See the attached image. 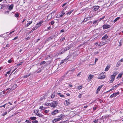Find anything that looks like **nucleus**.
<instances>
[{"label": "nucleus", "mask_w": 123, "mask_h": 123, "mask_svg": "<svg viewBox=\"0 0 123 123\" xmlns=\"http://www.w3.org/2000/svg\"><path fill=\"white\" fill-rule=\"evenodd\" d=\"M71 47V46L70 45H69L67 47L62 48L61 51L59 52V54L61 55L63 53H64L66 52L67 50H68L70 49Z\"/></svg>", "instance_id": "nucleus-1"}, {"label": "nucleus", "mask_w": 123, "mask_h": 123, "mask_svg": "<svg viewBox=\"0 0 123 123\" xmlns=\"http://www.w3.org/2000/svg\"><path fill=\"white\" fill-rule=\"evenodd\" d=\"M63 115L62 114L59 115L58 117H59L58 118H55L52 121V122L53 123H54L57 121H58L61 120L63 118Z\"/></svg>", "instance_id": "nucleus-2"}, {"label": "nucleus", "mask_w": 123, "mask_h": 123, "mask_svg": "<svg viewBox=\"0 0 123 123\" xmlns=\"http://www.w3.org/2000/svg\"><path fill=\"white\" fill-rule=\"evenodd\" d=\"M58 103L56 101H53L51 103L50 106L53 108L55 107L57 105Z\"/></svg>", "instance_id": "nucleus-3"}, {"label": "nucleus", "mask_w": 123, "mask_h": 123, "mask_svg": "<svg viewBox=\"0 0 123 123\" xmlns=\"http://www.w3.org/2000/svg\"><path fill=\"white\" fill-rule=\"evenodd\" d=\"M111 26L110 25L108 24H104L102 26L103 29L104 30L111 27Z\"/></svg>", "instance_id": "nucleus-4"}, {"label": "nucleus", "mask_w": 123, "mask_h": 123, "mask_svg": "<svg viewBox=\"0 0 123 123\" xmlns=\"http://www.w3.org/2000/svg\"><path fill=\"white\" fill-rule=\"evenodd\" d=\"M119 94V92H117L114 93L110 96V98H113L116 97L117 95Z\"/></svg>", "instance_id": "nucleus-5"}, {"label": "nucleus", "mask_w": 123, "mask_h": 123, "mask_svg": "<svg viewBox=\"0 0 123 123\" xmlns=\"http://www.w3.org/2000/svg\"><path fill=\"white\" fill-rule=\"evenodd\" d=\"M99 6H94L92 7V9L93 10L96 11H97L99 8Z\"/></svg>", "instance_id": "nucleus-6"}, {"label": "nucleus", "mask_w": 123, "mask_h": 123, "mask_svg": "<svg viewBox=\"0 0 123 123\" xmlns=\"http://www.w3.org/2000/svg\"><path fill=\"white\" fill-rule=\"evenodd\" d=\"M101 74H99V76L98 78V79H102L105 78L106 76L105 75H102V76H101Z\"/></svg>", "instance_id": "nucleus-7"}, {"label": "nucleus", "mask_w": 123, "mask_h": 123, "mask_svg": "<svg viewBox=\"0 0 123 123\" xmlns=\"http://www.w3.org/2000/svg\"><path fill=\"white\" fill-rule=\"evenodd\" d=\"M94 75H93L90 74L88 77L87 79V81L88 82L90 81L91 80L93 77Z\"/></svg>", "instance_id": "nucleus-8"}, {"label": "nucleus", "mask_w": 123, "mask_h": 123, "mask_svg": "<svg viewBox=\"0 0 123 123\" xmlns=\"http://www.w3.org/2000/svg\"><path fill=\"white\" fill-rule=\"evenodd\" d=\"M59 111L57 110H56L54 111L53 112H51L52 115H55L59 113Z\"/></svg>", "instance_id": "nucleus-9"}, {"label": "nucleus", "mask_w": 123, "mask_h": 123, "mask_svg": "<svg viewBox=\"0 0 123 123\" xmlns=\"http://www.w3.org/2000/svg\"><path fill=\"white\" fill-rule=\"evenodd\" d=\"M103 86V85H101L98 87L97 91L96 92V93L97 94L98 93V92L100 91V89L102 87V86Z\"/></svg>", "instance_id": "nucleus-10"}, {"label": "nucleus", "mask_w": 123, "mask_h": 123, "mask_svg": "<svg viewBox=\"0 0 123 123\" xmlns=\"http://www.w3.org/2000/svg\"><path fill=\"white\" fill-rule=\"evenodd\" d=\"M17 87V85L16 84L14 85L11 89L10 91H12L14 90Z\"/></svg>", "instance_id": "nucleus-11"}, {"label": "nucleus", "mask_w": 123, "mask_h": 123, "mask_svg": "<svg viewBox=\"0 0 123 123\" xmlns=\"http://www.w3.org/2000/svg\"><path fill=\"white\" fill-rule=\"evenodd\" d=\"M108 37L107 35V34H105L102 38V39L103 40H105L107 39Z\"/></svg>", "instance_id": "nucleus-12"}, {"label": "nucleus", "mask_w": 123, "mask_h": 123, "mask_svg": "<svg viewBox=\"0 0 123 123\" xmlns=\"http://www.w3.org/2000/svg\"><path fill=\"white\" fill-rule=\"evenodd\" d=\"M43 21H40L39 23H38L36 25V26L38 28L40 26L42 23L43 22Z\"/></svg>", "instance_id": "nucleus-13"}, {"label": "nucleus", "mask_w": 123, "mask_h": 123, "mask_svg": "<svg viewBox=\"0 0 123 123\" xmlns=\"http://www.w3.org/2000/svg\"><path fill=\"white\" fill-rule=\"evenodd\" d=\"M117 74L118 73L117 72L115 71L113 73V75H111V76L112 77H114L115 78Z\"/></svg>", "instance_id": "nucleus-14"}, {"label": "nucleus", "mask_w": 123, "mask_h": 123, "mask_svg": "<svg viewBox=\"0 0 123 123\" xmlns=\"http://www.w3.org/2000/svg\"><path fill=\"white\" fill-rule=\"evenodd\" d=\"M28 23L26 25V26L28 27V26L30 25H31L32 22V21H29V22H27Z\"/></svg>", "instance_id": "nucleus-15"}, {"label": "nucleus", "mask_w": 123, "mask_h": 123, "mask_svg": "<svg viewBox=\"0 0 123 123\" xmlns=\"http://www.w3.org/2000/svg\"><path fill=\"white\" fill-rule=\"evenodd\" d=\"M111 80L109 82L110 83L113 82L115 78L114 77H112L111 76Z\"/></svg>", "instance_id": "nucleus-16"}, {"label": "nucleus", "mask_w": 123, "mask_h": 123, "mask_svg": "<svg viewBox=\"0 0 123 123\" xmlns=\"http://www.w3.org/2000/svg\"><path fill=\"white\" fill-rule=\"evenodd\" d=\"M13 7V4H11L8 7V9L10 10H12Z\"/></svg>", "instance_id": "nucleus-17"}, {"label": "nucleus", "mask_w": 123, "mask_h": 123, "mask_svg": "<svg viewBox=\"0 0 123 123\" xmlns=\"http://www.w3.org/2000/svg\"><path fill=\"white\" fill-rule=\"evenodd\" d=\"M106 43H105L101 42H100V43L98 44V46H101L105 45Z\"/></svg>", "instance_id": "nucleus-18"}, {"label": "nucleus", "mask_w": 123, "mask_h": 123, "mask_svg": "<svg viewBox=\"0 0 123 123\" xmlns=\"http://www.w3.org/2000/svg\"><path fill=\"white\" fill-rule=\"evenodd\" d=\"M74 70L75 69L74 68H73L71 70H69L68 73H69L70 74H71L72 73V72L73 73V72H74Z\"/></svg>", "instance_id": "nucleus-19"}, {"label": "nucleus", "mask_w": 123, "mask_h": 123, "mask_svg": "<svg viewBox=\"0 0 123 123\" xmlns=\"http://www.w3.org/2000/svg\"><path fill=\"white\" fill-rule=\"evenodd\" d=\"M36 119V118L35 117H30V118L29 119H30L31 120H35Z\"/></svg>", "instance_id": "nucleus-20"}, {"label": "nucleus", "mask_w": 123, "mask_h": 123, "mask_svg": "<svg viewBox=\"0 0 123 123\" xmlns=\"http://www.w3.org/2000/svg\"><path fill=\"white\" fill-rule=\"evenodd\" d=\"M31 74V73H29V74H28L26 75H25L24 76V78H27L29 77Z\"/></svg>", "instance_id": "nucleus-21"}, {"label": "nucleus", "mask_w": 123, "mask_h": 123, "mask_svg": "<svg viewBox=\"0 0 123 123\" xmlns=\"http://www.w3.org/2000/svg\"><path fill=\"white\" fill-rule=\"evenodd\" d=\"M69 99H68L66 100L65 101L66 103V105H70V102H69L68 101H69Z\"/></svg>", "instance_id": "nucleus-22"}, {"label": "nucleus", "mask_w": 123, "mask_h": 123, "mask_svg": "<svg viewBox=\"0 0 123 123\" xmlns=\"http://www.w3.org/2000/svg\"><path fill=\"white\" fill-rule=\"evenodd\" d=\"M76 52H74L73 53L74 55H73V58L74 59L75 58L76 56L77 55H76Z\"/></svg>", "instance_id": "nucleus-23"}, {"label": "nucleus", "mask_w": 123, "mask_h": 123, "mask_svg": "<svg viewBox=\"0 0 123 123\" xmlns=\"http://www.w3.org/2000/svg\"><path fill=\"white\" fill-rule=\"evenodd\" d=\"M83 86L82 85L79 86L77 87L76 89L79 90L82 88Z\"/></svg>", "instance_id": "nucleus-24"}, {"label": "nucleus", "mask_w": 123, "mask_h": 123, "mask_svg": "<svg viewBox=\"0 0 123 123\" xmlns=\"http://www.w3.org/2000/svg\"><path fill=\"white\" fill-rule=\"evenodd\" d=\"M110 68V66L107 65L105 69V71H107Z\"/></svg>", "instance_id": "nucleus-25"}, {"label": "nucleus", "mask_w": 123, "mask_h": 123, "mask_svg": "<svg viewBox=\"0 0 123 123\" xmlns=\"http://www.w3.org/2000/svg\"><path fill=\"white\" fill-rule=\"evenodd\" d=\"M74 10H72L68 12L67 13H66L67 14V15H69L70 14L72 13V12L74 11Z\"/></svg>", "instance_id": "nucleus-26"}, {"label": "nucleus", "mask_w": 123, "mask_h": 123, "mask_svg": "<svg viewBox=\"0 0 123 123\" xmlns=\"http://www.w3.org/2000/svg\"><path fill=\"white\" fill-rule=\"evenodd\" d=\"M50 37L51 38V40H52L53 38H55L56 37V36H55V35H52V36H51Z\"/></svg>", "instance_id": "nucleus-27"}, {"label": "nucleus", "mask_w": 123, "mask_h": 123, "mask_svg": "<svg viewBox=\"0 0 123 123\" xmlns=\"http://www.w3.org/2000/svg\"><path fill=\"white\" fill-rule=\"evenodd\" d=\"M55 93L54 92L52 94V95L51 96V98H53L55 97Z\"/></svg>", "instance_id": "nucleus-28"}, {"label": "nucleus", "mask_w": 123, "mask_h": 123, "mask_svg": "<svg viewBox=\"0 0 123 123\" xmlns=\"http://www.w3.org/2000/svg\"><path fill=\"white\" fill-rule=\"evenodd\" d=\"M46 109V108L45 107H43V106H41L39 108V109H41L42 110H45Z\"/></svg>", "instance_id": "nucleus-29"}, {"label": "nucleus", "mask_w": 123, "mask_h": 123, "mask_svg": "<svg viewBox=\"0 0 123 123\" xmlns=\"http://www.w3.org/2000/svg\"><path fill=\"white\" fill-rule=\"evenodd\" d=\"M36 115L38 116L39 117H41L43 116L42 115V114L40 113H37Z\"/></svg>", "instance_id": "nucleus-30"}, {"label": "nucleus", "mask_w": 123, "mask_h": 123, "mask_svg": "<svg viewBox=\"0 0 123 123\" xmlns=\"http://www.w3.org/2000/svg\"><path fill=\"white\" fill-rule=\"evenodd\" d=\"M71 57V55L69 54L68 56L66 57V58L65 59H66V61H67V60H68L69 58H70Z\"/></svg>", "instance_id": "nucleus-31"}, {"label": "nucleus", "mask_w": 123, "mask_h": 123, "mask_svg": "<svg viewBox=\"0 0 123 123\" xmlns=\"http://www.w3.org/2000/svg\"><path fill=\"white\" fill-rule=\"evenodd\" d=\"M120 18V17H118L116 18L114 21V22L115 23Z\"/></svg>", "instance_id": "nucleus-32"}, {"label": "nucleus", "mask_w": 123, "mask_h": 123, "mask_svg": "<svg viewBox=\"0 0 123 123\" xmlns=\"http://www.w3.org/2000/svg\"><path fill=\"white\" fill-rule=\"evenodd\" d=\"M98 22H99L98 20H96L94 21L93 22V24H94V25H95V24H97Z\"/></svg>", "instance_id": "nucleus-33"}, {"label": "nucleus", "mask_w": 123, "mask_h": 123, "mask_svg": "<svg viewBox=\"0 0 123 123\" xmlns=\"http://www.w3.org/2000/svg\"><path fill=\"white\" fill-rule=\"evenodd\" d=\"M64 9L63 10H62V14L60 15V17H62L63 16V15H64L65 13L64 12H63L64 11Z\"/></svg>", "instance_id": "nucleus-34"}, {"label": "nucleus", "mask_w": 123, "mask_h": 123, "mask_svg": "<svg viewBox=\"0 0 123 123\" xmlns=\"http://www.w3.org/2000/svg\"><path fill=\"white\" fill-rule=\"evenodd\" d=\"M66 59H64V60H62V61L60 63V64H62L63 63H64V62H65L66 61Z\"/></svg>", "instance_id": "nucleus-35"}, {"label": "nucleus", "mask_w": 123, "mask_h": 123, "mask_svg": "<svg viewBox=\"0 0 123 123\" xmlns=\"http://www.w3.org/2000/svg\"><path fill=\"white\" fill-rule=\"evenodd\" d=\"M46 63V62L44 61H43V62H41L39 64L41 65L42 64H45Z\"/></svg>", "instance_id": "nucleus-36"}, {"label": "nucleus", "mask_w": 123, "mask_h": 123, "mask_svg": "<svg viewBox=\"0 0 123 123\" xmlns=\"http://www.w3.org/2000/svg\"><path fill=\"white\" fill-rule=\"evenodd\" d=\"M123 75V74L122 73H120L118 75V76L117 77L119 78H121L122 77V76Z\"/></svg>", "instance_id": "nucleus-37"}, {"label": "nucleus", "mask_w": 123, "mask_h": 123, "mask_svg": "<svg viewBox=\"0 0 123 123\" xmlns=\"http://www.w3.org/2000/svg\"><path fill=\"white\" fill-rule=\"evenodd\" d=\"M45 105L47 106H50L51 105V103H47L45 104Z\"/></svg>", "instance_id": "nucleus-38"}, {"label": "nucleus", "mask_w": 123, "mask_h": 123, "mask_svg": "<svg viewBox=\"0 0 123 123\" xmlns=\"http://www.w3.org/2000/svg\"><path fill=\"white\" fill-rule=\"evenodd\" d=\"M10 88H9L7 89L6 90L7 91V92H10L12 91H10L11 90Z\"/></svg>", "instance_id": "nucleus-39"}, {"label": "nucleus", "mask_w": 123, "mask_h": 123, "mask_svg": "<svg viewBox=\"0 0 123 123\" xmlns=\"http://www.w3.org/2000/svg\"><path fill=\"white\" fill-rule=\"evenodd\" d=\"M32 122L33 123H38V121L37 120H35L34 121H32Z\"/></svg>", "instance_id": "nucleus-40"}, {"label": "nucleus", "mask_w": 123, "mask_h": 123, "mask_svg": "<svg viewBox=\"0 0 123 123\" xmlns=\"http://www.w3.org/2000/svg\"><path fill=\"white\" fill-rule=\"evenodd\" d=\"M7 105V104H6L4 105L0 106V108H1L2 107H3L4 108L5 107V106Z\"/></svg>", "instance_id": "nucleus-41"}, {"label": "nucleus", "mask_w": 123, "mask_h": 123, "mask_svg": "<svg viewBox=\"0 0 123 123\" xmlns=\"http://www.w3.org/2000/svg\"><path fill=\"white\" fill-rule=\"evenodd\" d=\"M0 5H1V7L0 8L1 9H2L5 6V4L1 5L0 4Z\"/></svg>", "instance_id": "nucleus-42"}, {"label": "nucleus", "mask_w": 123, "mask_h": 123, "mask_svg": "<svg viewBox=\"0 0 123 123\" xmlns=\"http://www.w3.org/2000/svg\"><path fill=\"white\" fill-rule=\"evenodd\" d=\"M19 16V14H18V13H15V16L16 17H18Z\"/></svg>", "instance_id": "nucleus-43"}, {"label": "nucleus", "mask_w": 123, "mask_h": 123, "mask_svg": "<svg viewBox=\"0 0 123 123\" xmlns=\"http://www.w3.org/2000/svg\"><path fill=\"white\" fill-rule=\"evenodd\" d=\"M7 113V112H5L4 113H3L2 114V116H4Z\"/></svg>", "instance_id": "nucleus-44"}, {"label": "nucleus", "mask_w": 123, "mask_h": 123, "mask_svg": "<svg viewBox=\"0 0 123 123\" xmlns=\"http://www.w3.org/2000/svg\"><path fill=\"white\" fill-rule=\"evenodd\" d=\"M65 38L64 37H63L60 39V41L61 42H62L65 39Z\"/></svg>", "instance_id": "nucleus-45"}, {"label": "nucleus", "mask_w": 123, "mask_h": 123, "mask_svg": "<svg viewBox=\"0 0 123 123\" xmlns=\"http://www.w3.org/2000/svg\"><path fill=\"white\" fill-rule=\"evenodd\" d=\"M120 85V84H118L117 85H116L115 86H114L113 87H114V88H116L119 85Z\"/></svg>", "instance_id": "nucleus-46"}, {"label": "nucleus", "mask_w": 123, "mask_h": 123, "mask_svg": "<svg viewBox=\"0 0 123 123\" xmlns=\"http://www.w3.org/2000/svg\"><path fill=\"white\" fill-rule=\"evenodd\" d=\"M54 21L53 20L50 22V23L51 25H53L54 24Z\"/></svg>", "instance_id": "nucleus-47"}, {"label": "nucleus", "mask_w": 123, "mask_h": 123, "mask_svg": "<svg viewBox=\"0 0 123 123\" xmlns=\"http://www.w3.org/2000/svg\"><path fill=\"white\" fill-rule=\"evenodd\" d=\"M88 20V18H84V20H83V21L84 22H86Z\"/></svg>", "instance_id": "nucleus-48"}, {"label": "nucleus", "mask_w": 123, "mask_h": 123, "mask_svg": "<svg viewBox=\"0 0 123 123\" xmlns=\"http://www.w3.org/2000/svg\"><path fill=\"white\" fill-rule=\"evenodd\" d=\"M30 38L31 37H28L25 39V40L26 41L30 39Z\"/></svg>", "instance_id": "nucleus-49"}, {"label": "nucleus", "mask_w": 123, "mask_h": 123, "mask_svg": "<svg viewBox=\"0 0 123 123\" xmlns=\"http://www.w3.org/2000/svg\"><path fill=\"white\" fill-rule=\"evenodd\" d=\"M38 28V27L36 26L32 30L33 31H34L36 29H37Z\"/></svg>", "instance_id": "nucleus-50"}, {"label": "nucleus", "mask_w": 123, "mask_h": 123, "mask_svg": "<svg viewBox=\"0 0 123 123\" xmlns=\"http://www.w3.org/2000/svg\"><path fill=\"white\" fill-rule=\"evenodd\" d=\"M12 60L11 59H10V60H8V62L9 63H11L12 62Z\"/></svg>", "instance_id": "nucleus-51"}, {"label": "nucleus", "mask_w": 123, "mask_h": 123, "mask_svg": "<svg viewBox=\"0 0 123 123\" xmlns=\"http://www.w3.org/2000/svg\"><path fill=\"white\" fill-rule=\"evenodd\" d=\"M18 36H17V37H15L13 39V40H16V39H18Z\"/></svg>", "instance_id": "nucleus-52"}, {"label": "nucleus", "mask_w": 123, "mask_h": 123, "mask_svg": "<svg viewBox=\"0 0 123 123\" xmlns=\"http://www.w3.org/2000/svg\"><path fill=\"white\" fill-rule=\"evenodd\" d=\"M105 16H104L102 18H100L99 20V21H100L101 20L105 18Z\"/></svg>", "instance_id": "nucleus-53"}, {"label": "nucleus", "mask_w": 123, "mask_h": 123, "mask_svg": "<svg viewBox=\"0 0 123 123\" xmlns=\"http://www.w3.org/2000/svg\"><path fill=\"white\" fill-rule=\"evenodd\" d=\"M25 122L28 123H31V122H30V121L28 120H26L25 121Z\"/></svg>", "instance_id": "nucleus-54"}, {"label": "nucleus", "mask_w": 123, "mask_h": 123, "mask_svg": "<svg viewBox=\"0 0 123 123\" xmlns=\"http://www.w3.org/2000/svg\"><path fill=\"white\" fill-rule=\"evenodd\" d=\"M51 40V39L50 38V37H49V38H47V41H50V40Z\"/></svg>", "instance_id": "nucleus-55"}, {"label": "nucleus", "mask_w": 123, "mask_h": 123, "mask_svg": "<svg viewBox=\"0 0 123 123\" xmlns=\"http://www.w3.org/2000/svg\"><path fill=\"white\" fill-rule=\"evenodd\" d=\"M57 94L59 95V96H60V95H61V94L62 93H60V92H57Z\"/></svg>", "instance_id": "nucleus-56"}, {"label": "nucleus", "mask_w": 123, "mask_h": 123, "mask_svg": "<svg viewBox=\"0 0 123 123\" xmlns=\"http://www.w3.org/2000/svg\"><path fill=\"white\" fill-rule=\"evenodd\" d=\"M15 107V106H13L10 109V110H12L14 109Z\"/></svg>", "instance_id": "nucleus-57"}, {"label": "nucleus", "mask_w": 123, "mask_h": 123, "mask_svg": "<svg viewBox=\"0 0 123 123\" xmlns=\"http://www.w3.org/2000/svg\"><path fill=\"white\" fill-rule=\"evenodd\" d=\"M81 72H80L79 73H78L77 74V76H79L80 75V74H81Z\"/></svg>", "instance_id": "nucleus-58"}, {"label": "nucleus", "mask_w": 123, "mask_h": 123, "mask_svg": "<svg viewBox=\"0 0 123 123\" xmlns=\"http://www.w3.org/2000/svg\"><path fill=\"white\" fill-rule=\"evenodd\" d=\"M66 94L67 96H70V94L69 93H66Z\"/></svg>", "instance_id": "nucleus-59"}, {"label": "nucleus", "mask_w": 123, "mask_h": 123, "mask_svg": "<svg viewBox=\"0 0 123 123\" xmlns=\"http://www.w3.org/2000/svg\"><path fill=\"white\" fill-rule=\"evenodd\" d=\"M114 89H115V88H114V87L113 86V87H112V88H111V89L110 90L111 91H112V90H113Z\"/></svg>", "instance_id": "nucleus-60"}, {"label": "nucleus", "mask_w": 123, "mask_h": 123, "mask_svg": "<svg viewBox=\"0 0 123 123\" xmlns=\"http://www.w3.org/2000/svg\"><path fill=\"white\" fill-rule=\"evenodd\" d=\"M98 120H95L93 121V122L95 123H97L98 122Z\"/></svg>", "instance_id": "nucleus-61"}, {"label": "nucleus", "mask_w": 123, "mask_h": 123, "mask_svg": "<svg viewBox=\"0 0 123 123\" xmlns=\"http://www.w3.org/2000/svg\"><path fill=\"white\" fill-rule=\"evenodd\" d=\"M78 97L79 98H80L81 97V94H80L78 96Z\"/></svg>", "instance_id": "nucleus-62"}, {"label": "nucleus", "mask_w": 123, "mask_h": 123, "mask_svg": "<svg viewBox=\"0 0 123 123\" xmlns=\"http://www.w3.org/2000/svg\"><path fill=\"white\" fill-rule=\"evenodd\" d=\"M44 112L45 113H48V111L47 110H46L44 111Z\"/></svg>", "instance_id": "nucleus-63"}, {"label": "nucleus", "mask_w": 123, "mask_h": 123, "mask_svg": "<svg viewBox=\"0 0 123 123\" xmlns=\"http://www.w3.org/2000/svg\"><path fill=\"white\" fill-rule=\"evenodd\" d=\"M60 97H64V96L63 95H60Z\"/></svg>", "instance_id": "nucleus-64"}]
</instances>
